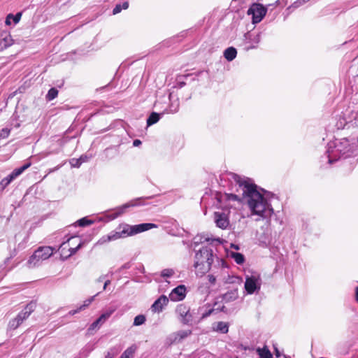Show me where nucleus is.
Wrapping results in <instances>:
<instances>
[{
	"label": "nucleus",
	"mask_w": 358,
	"mask_h": 358,
	"mask_svg": "<svg viewBox=\"0 0 358 358\" xmlns=\"http://www.w3.org/2000/svg\"><path fill=\"white\" fill-rule=\"evenodd\" d=\"M238 188L237 192H241L243 199H245L249 208L253 214L262 218H268L273 213V209L268 203L264 196L257 189V185L250 182L249 178H241L236 173H230Z\"/></svg>",
	"instance_id": "f257e3e1"
},
{
	"label": "nucleus",
	"mask_w": 358,
	"mask_h": 358,
	"mask_svg": "<svg viewBox=\"0 0 358 358\" xmlns=\"http://www.w3.org/2000/svg\"><path fill=\"white\" fill-rule=\"evenodd\" d=\"M157 225L152 223H143L136 225H129L127 224H122L118 228L117 231H112L108 236L107 241H115L121 238H126L127 236H134L137 234L148 231L152 228H156Z\"/></svg>",
	"instance_id": "f03ea898"
},
{
	"label": "nucleus",
	"mask_w": 358,
	"mask_h": 358,
	"mask_svg": "<svg viewBox=\"0 0 358 358\" xmlns=\"http://www.w3.org/2000/svg\"><path fill=\"white\" fill-rule=\"evenodd\" d=\"M213 262V250L206 247L200 249L195 255L194 266L201 273H206L210 270Z\"/></svg>",
	"instance_id": "7ed1b4c3"
},
{
	"label": "nucleus",
	"mask_w": 358,
	"mask_h": 358,
	"mask_svg": "<svg viewBox=\"0 0 358 358\" xmlns=\"http://www.w3.org/2000/svg\"><path fill=\"white\" fill-rule=\"evenodd\" d=\"M335 150L332 151L334 156L329 155V163L333 164L336 162L338 159L336 158V154L340 153L341 155L349 154L352 152L351 145L348 138H342L338 142H336L334 145Z\"/></svg>",
	"instance_id": "20e7f679"
},
{
	"label": "nucleus",
	"mask_w": 358,
	"mask_h": 358,
	"mask_svg": "<svg viewBox=\"0 0 358 358\" xmlns=\"http://www.w3.org/2000/svg\"><path fill=\"white\" fill-rule=\"evenodd\" d=\"M266 12L267 8L262 4L254 3L248 10L247 14L252 16V22L253 24H257L262 21Z\"/></svg>",
	"instance_id": "39448f33"
},
{
	"label": "nucleus",
	"mask_w": 358,
	"mask_h": 358,
	"mask_svg": "<svg viewBox=\"0 0 358 358\" xmlns=\"http://www.w3.org/2000/svg\"><path fill=\"white\" fill-rule=\"evenodd\" d=\"M31 166V163L28 162L21 167L15 169L10 175L4 178L0 182V190L3 191L15 178L21 175L26 169Z\"/></svg>",
	"instance_id": "423d86ee"
},
{
	"label": "nucleus",
	"mask_w": 358,
	"mask_h": 358,
	"mask_svg": "<svg viewBox=\"0 0 358 358\" xmlns=\"http://www.w3.org/2000/svg\"><path fill=\"white\" fill-rule=\"evenodd\" d=\"M176 313L180 317V321L185 324H188L192 321V315L189 313V308L185 304H180L176 310Z\"/></svg>",
	"instance_id": "0eeeda50"
},
{
	"label": "nucleus",
	"mask_w": 358,
	"mask_h": 358,
	"mask_svg": "<svg viewBox=\"0 0 358 358\" xmlns=\"http://www.w3.org/2000/svg\"><path fill=\"white\" fill-rule=\"evenodd\" d=\"M259 278L251 275L247 276L245 282V289L248 294H252L256 290L260 289V283L259 282Z\"/></svg>",
	"instance_id": "6e6552de"
},
{
	"label": "nucleus",
	"mask_w": 358,
	"mask_h": 358,
	"mask_svg": "<svg viewBox=\"0 0 358 358\" xmlns=\"http://www.w3.org/2000/svg\"><path fill=\"white\" fill-rule=\"evenodd\" d=\"M214 221L216 226L220 229H225L229 224L227 215L224 213L215 212Z\"/></svg>",
	"instance_id": "1a4fd4ad"
},
{
	"label": "nucleus",
	"mask_w": 358,
	"mask_h": 358,
	"mask_svg": "<svg viewBox=\"0 0 358 358\" xmlns=\"http://www.w3.org/2000/svg\"><path fill=\"white\" fill-rule=\"evenodd\" d=\"M186 288L185 285H179L174 288L169 294V299L173 301L182 300L185 297Z\"/></svg>",
	"instance_id": "9d476101"
},
{
	"label": "nucleus",
	"mask_w": 358,
	"mask_h": 358,
	"mask_svg": "<svg viewBox=\"0 0 358 358\" xmlns=\"http://www.w3.org/2000/svg\"><path fill=\"white\" fill-rule=\"evenodd\" d=\"M115 308H110L105 313L101 315V316L97 318L91 325L90 329H94L96 327H99L102 324H103L115 312Z\"/></svg>",
	"instance_id": "9b49d317"
},
{
	"label": "nucleus",
	"mask_w": 358,
	"mask_h": 358,
	"mask_svg": "<svg viewBox=\"0 0 358 358\" xmlns=\"http://www.w3.org/2000/svg\"><path fill=\"white\" fill-rule=\"evenodd\" d=\"M53 254V248L49 246L40 247L35 251V257L42 261L48 259Z\"/></svg>",
	"instance_id": "f8f14e48"
},
{
	"label": "nucleus",
	"mask_w": 358,
	"mask_h": 358,
	"mask_svg": "<svg viewBox=\"0 0 358 358\" xmlns=\"http://www.w3.org/2000/svg\"><path fill=\"white\" fill-rule=\"evenodd\" d=\"M169 302V299L165 295H162L157 299L151 306V309L154 312L159 313L162 311L163 308Z\"/></svg>",
	"instance_id": "ddd939ff"
},
{
	"label": "nucleus",
	"mask_w": 358,
	"mask_h": 358,
	"mask_svg": "<svg viewBox=\"0 0 358 358\" xmlns=\"http://www.w3.org/2000/svg\"><path fill=\"white\" fill-rule=\"evenodd\" d=\"M13 43V40L11 36L6 32L2 33L1 34L0 38V50H3L9 46H10Z\"/></svg>",
	"instance_id": "4468645a"
},
{
	"label": "nucleus",
	"mask_w": 358,
	"mask_h": 358,
	"mask_svg": "<svg viewBox=\"0 0 358 358\" xmlns=\"http://www.w3.org/2000/svg\"><path fill=\"white\" fill-rule=\"evenodd\" d=\"M213 329L217 332L227 334L229 331V325L227 322H218L213 324Z\"/></svg>",
	"instance_id": "2eb2a0df"
},
{
	"label": "nucleus",
	"mask_w": 358,
	"mask_h": 358,
	"mask_svg": "<svg viewBox=\"0 0 358 358\" xmlns=\"http://www.w3.org/2000/svg\"><path fill=\"white\" fill-rule=\"evenodd\" d=\"M238 297V289H234L225 293L222 298L226 302L233 301Z\"/></svg>",
	"instance_id": "dca6fc26"
},
{
	"label": "nucleus",
	"mask_w": 358,
	"mask_h": 358,
	"mask_svg": "<svg viewBox=\"0 0 358 358\" xmlns=\"http://www.w3.org/2000/svg\"><path fill=\"white\" fill-rule=\"evenodd\" d=\"M237 55L236 49L234 47L227 48L224 52V57L227 61L234 60Z\"/></svg>",
	"instance_id": "f3484780"
},
{
	"label": "nucleus",
	"mask_w": 358,
	"mask_h": 358,
	"mask_svg": "<svg viewBox=\"0 0 358 358\" xmlns=\"http://www.w3.org/2000/svg\"><path fill=\"white\" fill-rule=\"evenodd\" d=\"M140 199H138L136 201H131L129 203H126L124 205H123L122 206H121L120 208L117 209L116 213H115V215L114 217H116L120 215H122V213H124L125 210L130 207V206H137L138 203H137V201H138Z\"/></svg>",
	"instance_id": "a211bd4d"
},
{
	"label": "nucleus",
	"mask_w": 358,
	"mask_h": 358,
	"mask_svg": "<svg viewBox=\"0 0 358 358\" xmlns=\"http://www.w3.org/2000/svg\"><path fill=\"white\" fill-rule=\"evenodd\" d=\"M160 118V115L159 113L152 112L147 120L148 126H151L155 123H157Z\"/></svg>",
	"instance_id": "6ab92c4d"
},
{
	"label": "nucleus",
	"mask_w": 358,
	"mask_h": 358,
	"mask_svg": "<svg viewBox=\"0 0 358 358\" xmlns=\"http://www.w3.org/2000/svg\"><path fill=\"white\" fill-rule=\"evenodd\" d=\"M43 262L41 259L38 257H35V252L34 254L30 257L29 259L27 262L28 266L29 268H33L36 266H38L40 263Z\"/></svg>",
	"instance_id": "aec40b11"
},
{
	"label": "nucleus",
	"mask_w": 358,
	"mask_h": 358,
	"mask_svg": "<svg viewBox=\"0 0 358 358\" xmlns=\"http://www.w3.org/2000/svg\"><path fill=\"white\" fill-rule=\"evenodd\" d=\"M22 16V13H17L16 15H13V14H8L6 19V24L7 25L10 24V19H13L15 24H17L20 20Z\"/></svg>",
	"instance_id": "412c9836"
},
{
	"label": "nucleus",
	"mask_w": 358,
	"mask_h": 358,
	"mask_svg": "<svg viewBox=\"0 0 358 358\" xmlns=\"http://www.w3.org/2000/svg\"><path fill=\"white\" fill-rule=\"evenodd\" d=\"M136 350V347L132 345L128 348L120 356V358H131Z\"/></svg>",
	"instance_id": "4be33fe9"
},
{
	"label": "nucleus",
	"mask_w": 358,
	"mask_h": 358,
	"mask_svg": "<svg viewBox=\"0 0 358 358\" xmlns=\"http://www.w3.org/2000/svg\"><path fill=\"white\" fill-rule=\"evenodd\" d=\"M231 256L238 264H241L245 261L244 256L241 253L231 252Z\"/></svg>",
	"instance_id": "5701e85b"
},
{
	"label": "nucleus",
	"mask_w": 358,
	"mask_h": 358,
	"mask_svg": "<svg viewBox=\"0 0 358 358\" xmlns=\"http://www.w3.org/2000/svg\"><path fill=\"white\" fill-rule=\"evenodd\" d=\"M258 352L260 358H272L271 352L266 348L258 349Z\"/></svg>",
	"instance_id": "b1692460"
},
{
	"label": "nucleus",
	"mask_w": 358,
	"mask_h": 358,
	"mask_svg": "<svg viewBox=\"0 0 358 358\" xmlns=\"http://www.w3.org/2000/svg\"><path fill=\"white\" fill-rule=\"evenodd\" d=\"M57 94H58V90L55 87H52L48 92V94L46 95V99L49 101L53 100L55 98H56L57 96Z\"/></svg>",
	"instance_id": "393cba45"
},
{
	"label": "nucleus",
	"mask_w": 358,
	"mask_h": 358,
	"mask_svg": "<svg viewBox=\"0 0 358 358\" xmlns=\"http://www.w3.org/2000/svg\"><path fill=\"white\" fill-rule=\"evenodd\" d=\"M22 322L16 317L9 322L8 327L11 329H16Z\"/></svg>",
	"instance_id": "a878e982"
},
{
	"label": "nucleus",
	"mask_w": 358,
	"mask_h": 358,
	"mask_svg": "<svg viewBox=\"0 0 358 358\" xmlns=\"http://www.w3.org/2000/svg\"><path fill=\"white\" fill-rule=\"evenodd\" d=\"M145 322V317L143 315H138L135 317L134 320V325L139 326Z\"/></svg>",
	"instance_id": "bb28decb"
},
{
	"label": "nucleus",
	"mask_w": 358,
	"mask_h": 358,
	"mask_svg": "<svg viewBox=\"0 0 358 358\" xmlns=\"http://www.w3.org/2000/svg\"><path fill=\"white\" fill-rule=\"evenodd\" d=\"M192 334V331L190 330H182L179 331L177 333V336L179 337V341H181L182 339L187 337Z\"/></svg>",
	"instance_id": "cd10ccee"
},
{
	"label": "nucleus",
	"mask_w": 358,
	"mask_h": 358,
	"mask_svg": "<svg viewBox=\"0 0 358 358\" xmlns=\"http://www.w3.org/2000/svg\"><path fill=\"white\" fill-rule=\"evenodd\" d=\"M77 222H78V226H80V227H86V226L90 225L91 224H92L93 221L87 219L86 217H83V218L78 220Z\"/></svg>",
	"instance_id": "c85d7f7f"
},
{
	"label": "nucleus",
	"mask_w": 358,
	"mask_h": 358,
	"mask_svg": "<svg viewBox=\"0 0 358 358\" xmlns=\"http://www.w3.org/2000/svg\"><path fill=\"white\" fill-rule=\"evenodd\" d=\"M98 294H99V293H98V294H96V295H94V296H92L91 298H90V299H86V300L84 301L83 304L79 307V310H84L85 308L88 307V306L91 304V303L94 300L95 296H96V295H98Z\"/></svg>",
	"instance_id": "c756f323"
},
{
	"label": "nucleus",
	"mask_w": 358,
	"mask_h": 358,
	"mask_svg": "<svg viewBox=\"0 0 358 358\" xmlns=\"http://www.w3.org/2000/svg\"><path fill=\"white\" fill-rule=\"evenodd\" d=\"M210 239L208 238H203L202 236H196L194 238V243L197 245L200 243H202L204 241H209Z\"/></svg>",
	"instance_id": "7c9ffc66"
},
{
	"label": "nucleus",
	"mask_w": 358,
	"mask_h": 358,
	"mask_svg": "<svg viewBox=\"0 0 358 358\" xmlns=\"http://www.w3.org/2000/svg\"><path fill=\"white\" fill-rule=\"evenodd\" d=\"M173 274H174V271L173 269L166 268L162 271L161 275L164 278H165V277L169 278V277L172 276Z\"/></svg>",
	"instance_id": "2f4dec72"
},
{
	"label": "nucleus",
	"mask_w": 358,
	"mask_h": 358,
	"mask_svg": "<svg viewBox=\"0 0 358 358\" xmlns=\"http://www.w3.org/2000/svg\"><path fill=\"white\" fill-rule=\"evenodd\" d=\"M36 308V303L31 302L27 305L24 310H26L28 314H31Z\"/></svg>",
	"instance_id": "473e14b6"
},
{
	"label": "nucleus",
	"mask_w": 358,
	"mask_h": 358,
	"mask_svg": "<svg viewBox=\"0 0 358 358\" xmlns=\"http://www.w3.org/2000/svg\"><path fill=\"white\" fill-rule=\"evenodd\" d=\"M30 315L27 313L26 310H22L17 315V317L22 322L26 320Z\"/></svg>",
	"instance_id": "72a5a7b5"
},
{
	"label": "nucleus",
	"mask_w": 358,
	"mask_h": 358,
	"mask_svg": "<svg viewBox=\"0 0 358 358\" xmlns=\"http://www.w3.org/2000/svg\"><path fill=\"white\" fill-rule=\"evenodd\" d=\"M70 164L72 167H76L78 168L82 164L81 162L78 159L73 158L70 160Z\"/></svg>",
	"instance_id": "f704fd0d"
},
{
	"label": "nucleus",
	"mask_w": 358,
	"mask_h": 358,
	"mask_svg": "<svg viewBox=\"0 0 358 358\" xmlns=\"http://www.w3.org/2000/svg\"><path fill=\"white\" fill-rule=\"evenodd\" d=\"M225 197L227 200L229 201H241V199L238 198V195L234 194H225Z\"/></svg>",
	"instance_id": "c9c22d12"
},
{
	"label": "nucleus",
	"mask_w": 358,
	"mask_h": 358,
	"mask_svg": "<svg viewBox=\"0 0 358 358\" xmlns=\"http://www.w3.org/2000/svg\"><path fill=\"white\" fill-rule=\"evenodd\" d=\"M82 247V243H80L77 247L69 248L70 254L66 256V258L74 255Z\"/></svg>",
	"instance_id": "e433bc0d"
},
{
	"label": "nucleus",
	"mask_w": 358,
	"mask_h": 358,
	"mask_svg": "<svg viewBox=\"0 0 358 358\" xmlns=\"http://www.w3.org/2000/svg\"><path fill=\"white\" fill-rule=\"evenodd\" d=\"M10 134V129H7V128H4V129H2L1 131H0V137L1 138H6Z\"/></svg>",
	"instance_id": "4c0bfd02"
},
{
	"label": "nucleus",
	"mask_w": 358,
	"mask_h": 358,
	"mask_svg": "<svg viewBox=\"0 0 358 358\" xmlns=\"http://www.w3.org/2000/svg\"><path fill=\"white\" fill-rule=\"evenodd\" d=\"M122 10V9L121 4H117L113 10V14L116 15V14L119 13L120 12H121Z\"/></svg>",
	"instance_id": "58836bf2"
},
{
	"label": "nucleus",
	"mask_w": 358,
	"mask_h": 358,
	"mask_svg": "<svg viewBox=\"0 0 358 358\" xmlns=\"http://www.w3.org/2000/svg\"><path fill=\"white\" fill-rule=\"evenodd\" d=\"M308 1H309V0H299V1H295V2L293 3L292 6H293V7H294V8H297V7H299L300 5H301L302 3H306V2Z\"/></svg>",
	"instance_id": "ea45409f"
},
{
	"label": "nucleus",
	"mask_w": 358,
	"mask_h": 358,
	"mask_svg": "<svg viewBox=\"0 0 358 358\" xmlns=\"http://www.w3.org/2000/svg\"><path fill=\"white\" fill-rule=\"evenodd\" d=\"M113 350L114 349L111 348L110 350L107 352L105 358H113L115 354L116 353L115 352H113Z\"/></svg>",
	"instance_id": "a19ab883"
},
{
	"label": "nucleus",
	"mask_w": 358,
	"mask_h": 358,
	"mask_svg": "<svg viewBox=\"0 0 358 358\" xmlns=\"http://www.w3.org/2000/svg\"><path fill=\"white\" fill-rule=\"evenodd\" d=\"M208 280L211 284H215L216 281V278L213 275H208Z\"/></svg>",
	"instance_id": "79ce46f5"
},
{
	"label": "nucleus",
	"mask_w": 358,
	"mask_h": 358,
	"mask_svg": "<svg viewBox=\"0 0 358 358\" xmlns=\"http://www.w3.org/2000/svg\"><path fill=\"white\" fill-rule=\"evenodd\" d=\"M213 312V309H210L208 311L202 314V316H201V318H206L207 317H208L209 315H210V314Z\"/></svg>",
	"instance_id": "37998d69"
},
{
	"label": "nucleus",
	"mask_w": 358,
	"mask_h": 358,
	"mask_svg": "<svg viewBox=\"0 0 358 358\" xmlns=\"http://www.w3.org/2000/svg\"><path fill=\"white\" fill-rule=\"evenodd\" d=\"M79 160L81 162V164H83V162H85L88 160V157L85 155H82L79 158Z\"/></svg>",
	"instance_id": "c03bdc74"
},
{
	"label": "nucleus",
	"mask_w": 358,
	"mask_h": 358,
	"mask_svg": "<svg viewBox=\"0 0 358 358\" xmlns=\"http://www.w3.org/2000/svg\"><path fill=\"white\" fill-rule=\"evenodd\" d=\"M141 144V141L138 139H136L133 142V145L136 147V146H138Z\"/></svg>",
	"instance_id": "a18cd8bd"
},
{
	"label": "nucleus",
	"mask_w": 358,
	"mask_h": 358,
	"mask_svg": "<svg viewBox=\"0 0 358 358\" xmlns=\"http://www.w3.org/2000/svg\"><path fill=\"white\" fill-rule=\"evenodd\" d=\"M81 311V310H79V308H77L76 310H71L69 314L71 315H73L76 313H78V312Z\"/></svg>",
	"instance_id": "49530a36"
},
{
	"label": "nucleus",
	"mask_w": 358,
	"mask_h": 358,
	"mask_svg": "<svg viewBox=\"0 0 358 358\" xmlns=\"http://www.w3.org/2000/svg\"><path fill=\"white\" fill-rule=\"evenodd\" d=\"M121 6H122V9H127L129 7V3L124 2Z\"/></svg>",
	"instance_id": "de8ad7c7"
},
{
	"label": "nucleus",
	"mask_w": 358,
	"mask_h": 358,
	"mask_svg": "<svg viewBox=\"0 0 358 358\" xmlns=\"http://www.w3.org/2000/svg\"><path fill=\"white\" fill-rule=\"evenodd\" d=\"M110 283V281L109 280H108L105 281L103 289H106V287H107Z\"/></svg>",
	"instance_id": "09e8293b"
},
{
	"label": "nucleus",
	"mask_w": 358,
	"mask_h": 358,
	"mask_svg": "<svg viewBox=\"0 0 358 358\" xmlns=\"http://www.w3.org/2000/svg\"><path fill=\"white\" fill-rule=\"evenodd\" d=\"M105 278V276H101V277H99V278H98L97 281H98L99 282H102V281H103V278Z\"/></svg>",
	"instance_id": "8fccbe9b"
},
{
	"label": "nucleus",
	"mask_w": 358,
	"mask_h": 358,
	"mask_svg": "<svg viewBox=\"0 0 358 358\" xmlns=\"http://www.w3.org/2000/svg\"><path fill=\"white\" fill-rule=\"evenodd\" d=\"M355 296H356V300L358 301V287H356Z\"/></svg>",
	"instance_id": "3c124183"
},
{
	"label": "nucleus",
	"mask_w": 358,
	"mask_h": 358,
	"mask_svg": "<svg viewBox=\"0 0 358 358\" xmlns=\"http://www.w3.org/2000/svg\"><path fill=\"white\" fill-rule=\"evenodd\" d=\"M92 350V348L89 349L87 354H86V356H87L89 355V353Z\"/></svg>",
	"instance_id": "603ef678"
},
{
	"label": "nucleus",
	"mask_w": 358,
	"mask_h": 358,
	"mask_svg": "<svg viewBox=\"0 0 358 358\" xmlns=\"http://www.w3.org/2000/svg\"><path fill=\"white\" fill-rule=\"evenodd\" d=\"M231 246H232L233 248H234L235 249H236V250H238V246H236V245H234V244H232V245H231Z\"/></svg>",
	"instance_id": "864d4df0"
},
{
	"label": "nucleus",
	"mask_w": 358,
	"mask_h": 358,
	"mask_svg": "<svg viewBox=\"0 0 358 358\" xmlns=\"http://www.w3.org/2000/svg\"><path fill=\"white\" fill-rule=\"evenodd\" d=\"M276 356H277L278 357H280V353H279V352H278V350H276Z\"/></svg>",
	"instance_id": "5fc2aeb1"
},
{
	"label": "nucleus",
	"mask_w": 358,
	"mask_h": 358,
	"mask_svg": "<svg viewBox=\"0 0 358 358\" xmlns=\"http://www.w3.org/2000/svg\"><path fill=\"white\" fill-rule=\"evenodd\" d=\"M65 244H66L65 243H63L61 245L60 248H62L65 245Z\"/></svg>",
	"instance_id": "6e6d98bb"
},
{
	"label": "nucleus",
	"mask_w": 358,
	"mask_h": 358,
	"mask_svg": "<svg viewBox=\"0 0 358 358\" xmlns=\"http://www.w3.org/2000/svg\"><path fill=\"white\" fill-rule=\"evenodd\" d=\"M357 142H358V136H357Z\"/></svg>",
	"instance_id": "4d7b16f0"
}]
</instances>
